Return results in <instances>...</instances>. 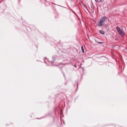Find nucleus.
<instances>
[{
    "mask_svg": "<svg viewBox=\"0 0 127 127\" xmlns=\"http://www.w3.org/2000/svg\"><path fill=\"white\" fill-rule=\"evenodd\" d=\"M116 29L117 31L118 32L119 34L121 35L122 37H123L124 36V32L119 27H117Z\"/></svg>",
    "mask_w": 127,
    "mask_h": 127,
    "instance_id": "nucleus-2",
    "label": "nucleus"
},
{
    "mask_svg": "<svg viewBox=\"0 0 127 127\" xmlns=\"http://www.w3.org/2000/svg\"><path fill=\"white\" fill-rule=\"evenodd\" d=\"M107 20V17L105 16L101 17L98 22L97 26L99 27L102 26L104 24L105 22H106Z\"/></svg>",
    "mask_w": 127,
    "mask_h": 127,
    "instance_id": "nucleus-1",
    "label": "nucleus"
},
{
    "mask_svg": "<svg viewBox=\"0 0 127 127\" xmlns=\"http://www.w3.org/2000/svg\"><path fill=\"white\" fill-rule=\"evenodd\" d=\"M99 32L100 34H105V32L103 31H100Z\"/></svg>",
    "mask_w": 127,
    "mask_h": 127,
    "instance_id": "nucleus-3",
    "label": "nucleus"
},
{
    "mask_svg": "<svg viewBox=\"0 0 127 127\" xmlns=\"http://www.w3.org/2000/svg\"><path fill=\"white\" fill-rule=\"evenodd\" d=\"M98 43H100V44H101V43H102V42H98Z\"/></svg>",
    "mask_w": 127,
    "mask_h": 127,
    "instance_id": "nucleus-5",
    "label": "nucleus"
},
{
    "mask_svg": "<svg viewBox=\"0 0 127 127\" xmlns=\"http://www.w3.org/2000/svg\"><path fill=\"white\" fill-rule=\"evenodd\" d=\"M81 50H82L83 52V53H84V49H83V46H81Z\"/></svg>",
    "mask_w": 127,
    "mask_h": 127,
    "instance_id": "nucleus-4",
    "label": "nucleus"
}]
</instances>
